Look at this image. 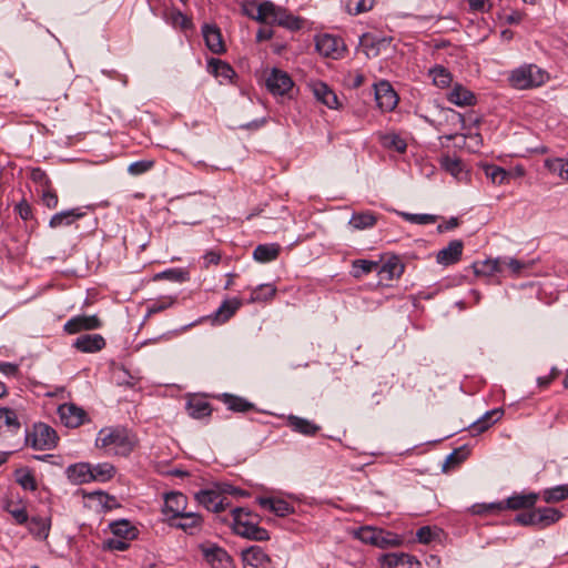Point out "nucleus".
<instances>
[{
  "label": "nucleus",
  "mask_w": 568,
  "mask_h": 568,
  "mask_svg": "<svg viewBox=\"0 0 568 568\" xmlns=\"http://www.w3.org/2000/svg\"><path fill=\"white\" fill-rule=\"evenodd\" d=\"M14 212L23 220L28 221L32 219V207L31 205L23 199L16 206Z\"/></svg>",
  "instance_id": "obj_61"
},
{
  "label": "nucleus",
  "mask_w": 568,
  "mask_h": 568,
  "mask_svg": "<svg viewBox=\"0 0 568 568\" xmlns=\"http://www.w3.org/2000/svg\"><path fill=\"white\" fill-rule=\"evenodd\" d=\"M287 424L294 432L305 436H314L321 429V427L313 422L295 415L287 417Z\"/></svg>",
  "instance_id": "obj_25"
},
{
  "label": "nucleus",
  "mask_w": 568,
  "mask_h": 568,
  "mask_svg": "<svg viewBox=\"0 0 568 568\" xmlns=\"http://www.w3.org/2000/svg\"><path fill=\"white\" fill-rule=\"evenodd\" d=\"M548 73L536 64H523L509 74L510 85L517 90H529L546 83Z\"/></svg>",
  "instance_id": "obj_3"
},
{
  "label": "nucleus",
  "mask_w": 568,
  "mask_h": 568,
  "mask_svg": "<svg viewBox=\"0 0 568 568\" xmlns=\"http://www.w3.org/2000/svg\"><path fill=\"white\" fill-rule=\"evenodd\" d=\"M28 528L31 535L38 539H47L50 531V519L42 517H32L28 521Z\"/></svg>",
  "instance_id": "obj_32"
},
{
  "label": "nucleus",
  "mask_w": 568,
  "mask_h": 568,
  "mask_svg": "<svg viewBox=\"0 0 568 568\" xmlns=\"http://www.w3.org/2000/svg\"><path fill=\"white\" fill-rule=\"evenodd\" d=\"M500 262H503L500 257L475 262L473 264L474 272L478 276H493L495 274H501Z\"/></svg>",
  "instance_id": "obj_26"
},
{
  "label": "nucleus",
  "mask_w": 568,
  "mask_h": 568,
  "mask_svg": "<svg viewBox=\"0 0 568 568\" xmlns=\"http://www.w3.org/2000/svg\"><path fill=\"white\" fill-rule=\"evenodd\" d=\"M110 528L114 538L133 539L135 537V528L125 519L112 523Z\"/></svg>",
  "instance_id": "obj_39"
},
{
  "label": "nucleus",
  "mask_w": 568,
  "mask_h": 568,
  "mask_svg": "<svg viewBox=\"0 0 568 568\" xmlns=\"http://www.w3.org/2000/svg\"><path fill=\"white\" fill-rule=\"evenodd\" d=\"M187 498L184 494L179 491H171L164 496L162 513L166 516L170 523L172 520H176L179 516L185 514Z\"/></svg>",
  "instance_id": "obj_8"
},
{
  "label": "nucleus",
  "mask_w": 568,
  "mask_h": 568,
  "mask_svg": "<svg viewBox=\"0 0 568 568\" xmlns=\"http://www.w3.org/2000/svg\"><path fill=\"white\" fill-rule=\"evenodd\" d=\"M345 44L338 37L332 34H322L316 39L317 52L334 60L341 59L345 52Z\"/></svg>",
  "instance_id": "obj_7"
},
{
  "label": "nucleus",
  "mask_w": 568,
  "mask_h": 568,
  "mask_svg": "<svg viewBox=\"0 0 568 568\" xmlns=\"http://www.w3.org/2000/svg\"><path fill=\"white\" fill-rule=\"evenodd\" d=\"M243 516H252L251 510L236 507L232 509L233 529L235 534L247 539L265 541L270 539L268 531L252 520H243Z\"/></svg>",
  "instance_id": "obj_4"
},
{
  "label": "nucleus",
  "mask_w": 568,
  "mask_h": 568,
  "mask_svg": "<svg viewBox=\"0 0 568 568\" xmlns=\"http://www.w3.org/2000/svg\"><path fill=\"white\" fill-rule=\"evenodd\" d=\"M195 498L200 505L213 513H221L229 506L227 498L214 489L200 490Z\"/></svg>",
  "instance_id": "obj_9"
},
{
  "label": "nucleus",
  "mask_w": 568,
  "mask_h": 568,
  "mask_svg": "<svg viewBox=\"0 0 568 568\" xmlns=\"http://www.w3.org/2000/svg\"><path fill=\"white\" fill-rule=\"evenodd\" d=\"M41 199L42 203L50 210L58 206L59 199L55 191L51 189V185L41 190Z\"/></svg>",
  "instance_id": "obj_57"
},
{
  "label": "nucleus",
  "mask_w": 568,
  "mask_h": 568,
  "mask_svg": "<svg viewBox=\"0 0 568 568\" xmlns=\"http://www.w3.org/2000/svg\"><path fill=\"white\" fill-rule=\"evenodd\" d=\"M537 511V521L539 527H547L557 523L562 514L560 510L552 507H540L536 509Z\"/></svg>",
  "instance_id": "obj_34"
},
{
  "label": "nucleus",
  "mask_w": 568,
  "mask_h": 568,
  "mask_svg": "<svg viewBox=\"0 0 568 568\" xmlns=\"http://www.w3.org/2000/svg\"><path fill=\"white\" fill-rule=\"evenodd\" d=\"M101 326L102 323L97 315H78L64 324V331L68 334H77L81 331L97 329Z\"/></svg>",
  "instance_id": "obj_11"
},
{
  "label": "nucleus",
  "mask_w": 568,
  "mask_h": 568,
  "mask_svg": "<svg viewBox=\"0 0 568 568\" xmlns=\"http://www.w3.org/2000/svg\"><path fill=\"white\" fill-rule=\"evenodd\" d=\"M273 513L276 516L285 517V516L294 513V506L284 499L276 498L275 509Z\"/></svg>",
  "instance_id": "obj_59"
},
{
  "label": "nucleus",
  "mask_w": 568,
  "mask_h": 568,
  "mask_svg": "<svg viewBox=\"0 0 568 568\" xmlns=\"http://www.w3.org/2000/svg\"><path fill=\"white\" fill-rule=\"evenodd\" d=\"M91 473L92 480L104 483L110 480L114 476L115 468L113 465L109 463H101L91 466Z\"/></svg>",
  "instance_id": "obj_40"
},
{
  "label": "nucleus",
  "mask_w": 568,
  "mask_h": 568,
  "mask_svg": "<svg viewBox=\"0 0 568 568\" xmlns=\"http://www.w3.org/2000/svg\"><path fill=\"white\" fill-rule=\"evenodd\" d=\"M151 161H136L129 165L128 172L132 175H140L148 172L152 168Z\"/></svg>",
  "instance_id": "obj_60"
},
{
  "label": "nucleus",
  "mask_w": 568,
  "mask_h": 568,
  "mask_svg": "<svg viewBox=\"0 0 568 568\" xmlns=\"http://www.w3.org/2000/svg\"><path fill=\"white\" fill-rule=\"evenodd\" d=\"M129 539L111 538L105 542V547L110 550L124 551L129 548Z\"/></svg>",
  "instance_id": "obj_63"
},
{
  "label": "nucleus",
  "mask_w": 568,
  "mask_h": 568,
  "mask_svg": "<svg viewBox=\"0 0 568 568\" xmlns=\"http://www.w3.org/2000/svg\"><path fill=\"white\" fill-rule=\"evenodd\" d=\"M30 178L33 182L38 183L41 186V190L51 185V181L48 178L47 173L40 168L33 169L31 171Z\"/></svg>",
  "instance_id": "obj_58"
},
{
  "label": "nucleus",
  "mask_w": 568,
  "mask_h": 568,
  "mask_svg": "<svg viewBox=\"0 0 568 568\" xmlns=\"http://www.w3.org/2000/svg\"><path fill=\"white\" fill-rule=\"evenodd\" d=\"M378 141L381 145L388 150H394L398 153H404L407 149L405 140L397 133H379Z\"/></svg>",
  "instance_id": "obj_31"
},
{
  "label": "nucleus",
  "mask_w": 568,
  "mask_h": 568,
  "mask_svg": "<svg viewBox=\"0 0 568 568\" xmlns=\"http://www.w3.org/2000/svg\"><path fill=\"white\" fill-rule=\"evenodd\" d=\"M375 100L383 112H388L397 105L398 97L387 81H381L375 84Z\"/></svg>",
  "instance_id": "obj_10"
},
{
  "label": "nucleus",
  "mask_w": 568,
  "mask_h": 568,
  "mask_svg": "<svg viewBox=\"0 0 568 568\" xmlns=\"http://www.w3.org/2000/svg\"><path fill=\"white\" fill-rule=\"evenodd\" d=\"M241 303L237 300L225 301L215 312V318L221 322H226L240 307Z\"/></svg>",
  "instance_id": "obj_49"
},
{
  "label": "nucleus",
  "mask_w": 568,
  "mask_h": 568,
  "mask_svg": "<svg viewBox=\"0 0 568 568\" xmlns=\"http://www.w3.org/2000/svg\"><path fill=\"white\" fill-rule=\"evenodd\" d=\"M58 436L55 430L47 424H36L31 432L26 435L27 445L37 450H50L57 446Z\"/></svg>",
  "instance_id": "obj_5"
},
{
  "label": "nucleus",
  "mask_w": 568,
  "mask_h": 568,
  "mask_svg": "<svg viewBox=\"0 0 568 568\" xmlns=\"http://www.w3.org/2000/svg\"><path fill=\"white\" fill-rule=\"evenodd\" d=\"M8 511L19 525H23L29 521V516L24 507L8 508Z\"/></svg>",
  "instance_id": "obj_64"
},
{
  "label": "nucleus",
  "mask_w": 568,
  "mask_h": 568,
  "mask_svg": "<svg viewBox=\"0 0 568 568\" xmlns=\"http://www.w3.org/2000/svg\"><path fill=\"white\" fill-rule=\"evenodd\" d=\"M173 304V300L155 301L148 306L146 317L169 308Z\"/></svg>",
  "instance_id": "obj_62"
},
{
  "label": "nucleus",
  "mask_w": 568,
  "mask_h": 568,
  "mask_svg": "<svg viewBox=\"0 0 568 568\" xmlns=\"http://www.w3.org/2000/svg\"><path fill=\"white\" fill-rule=\"evenodd\" d=\"M67 475L68 478L74 484L92 481L91 465L88 463L70 465L67 468Z\"/></svg>",
  "instance_id": "obj_24"
},
{
  "label": "nucleus",
  "mask_w": 568,
  "mask_h": 568,
  "mask_svg": "<svg viewBox=\"0 0 568 568\" xmlns=\"http://www.w3.org/2000/svg\"><path fill=\"white\" fill-rule=\"evenodd\" d=\"M377 268H378V262L358 258V260H354L352 262L351 274L355 278H361L364 275H367L374 271L377 272Z\"/></svg>",
  "instance_id": "obj_35"
},
{
  "label": "nucleus",
  "mask_w": 568,
  "mask_h": 568,
  "mask_svg": "<svg viewBox=\"0 0 568 568\" xmlns=\"http://www.w3.org/2000/svg\"><path fill=\"white\" fill-rule=\"evenodd\" d=\"M404 264L398 256L389 257L383 265L378 264L377 273L381 280L392 281L404 273Z\"/></svg>",
  "instance_id": "obj_20"
},
{
  "label": "nucleus",
  "mask_w": 568,
  "mask_h": 568,
  "mask_svg": "<svg viewBox=\"0 0 568 568\" xmlns=\"http://www.w3.org/2000/svg\"><path fill=\"white\" fill-rule=\"evenodd\" d=\"M542 498L546 503H558L568 498V485H558L544 490Z\"/></svg>",
  "instance_id": "obj_47"
},
{
  "label": "nucleus",
  "mask_w": 568,
  "mask_h": 568,
  "mask_svg": "<svg viewBox=\"0 0 568 568\" xmlns=\"http://www.w3.org/2000/svg\"><path fill=\"white\" fill-rule=\"evenodd\" d=\"M73 346L83 353H94L105 346V339L100 334H84L74 341Z\"/></svg>",
  "instance_id": "obj_18"
},
{
  "label": "nucleus",
  "mask_w": 568,
  "mask_h": 568,
  "mask_svg": "<svg viewBox=\"0 0 568 568\" xmlns=\"http://www.w3.org/2000/svg\"><path fill=\"white\" fill-rule=\"evenodd\" d=\"M243 12L260 23H273L291 31L300 30L304 24L302 18L292 14L285 8L274 4L272 1L261 3L252 1L243 6Z\"/></svg>",
  "instance_id": "obj_1"
},
{
  "label": "nucleus",
  "mask_w": 568,
  "mask_h": 568,
  "mask_svg": "<svg viewBox=\"0 0 568 568\" xmlns=\"http://www.w3.org/2000/svg\"><path fill=\"white\" fill-rule=\"evenodd\" d=\"M83 215L84 212H82L81 209L61 211L51 216L49 221V226L52 229L69 226L77 220L81 219Z\"/></svg>",
  "instance_id": "obj_23"
},
{
  "label": "nucleus",
  "mask_w": 568,
  "mask_h": 568,
  "mask_svg": "<svg viewBox=\"0 0 568 568\" xmlns=\"http://www.w3.org/2000/svg\"><path fill=\"white\" fill-rule=\"evenodd\" d=\"M202 33L205 44L210 51L215 54H221L225 51L222 34L217 27L205 24L202 29Z\"/></svg>",
  "instance_id": "obj_19"
},
{
  "label": "nucleus",
  "mask_w": 568,
  "mask_h": 568,
  "mask_svg": "<svg viewBox=\"0 0 568 568\" xmlns=\"http://www.w3.org/2000/svg\"><path fill=\"white\" fill-rule=\"evenodd\" d=\"M227 408L233 412H247L253 408V404L247 402L246 399L234 396V395H225V400Z\"/></svg>",
  "instance_id": "obj_50"
},
{
  "label": "nucleus",
  "mask_w": 568,
  "mask_h": 568,
  "mask_svg": "<svg viewBox=\"0 0 568 568\" xmlns=\"http://www.w3.org/2000/svg\"><path fill=\"white\" fill-rule=\"evenodd\" d=\"M433 83L438 88H447L453 81L450 72L443 65H436L429 70Z\"/></svg>",
  "instance_id": "obj_41"
},
{
  "label": "nucleus",
  "mask_w": 568,
  "mask_h": 568,
  "mask_svg": "<svg viewBox=\"0 0 568 568\" xmlns=\"http://www.w3.org/2000/svg\"><path fill=\"white\" fill-rule=\"evenodd\" d=\"M400 215L404 220L419 225L433 224L436 221V216L432 214H413L403 212Z\"/></svg>",
  "instance_id": "obj_53"
},
{
  "label": "nucleus",
  "mask_w": 568,
  "mask_h": 568,
  "mask_svg": "<svg viewBox=\"0 0 568 568\" xmlns=\"http://www.w3.org/2000/svg\"><path fill=\"white\" fill-rule=\"evenodd\" d=\"M545 166L550 173L558 175L561 180L568 181V160L561 158L545 160Z\"/></svg>",
  "instance_id": "obj_38"
},
{
  "label": "nucleus",
  "mask_w": 568,
  "mask_h": 568,
  "mask_svg": "<svg viewBox=\"0 0 568 568\" xmlns=\"http://www.w3.org/2000/svg\"><path fill=\"white\" fill-rule=\"evenodd\" d=\"M204 557L212 568H232V559L220 547H209L204 550Z\"/></svg>",
  "instance_id": "obj_21"
},
{
  "label": "nucleus",
  "mask_w": 568,
  "mask_h": 568,
  "mask_svg": "<svg viewBox=\"0 0 568 568\" xmlns=\"http://www.w3.org/2000/svg\"><path fill=\"white\" fill-rule=\"evenodd\" d=\"M382 568H418L419 562L405 552H389L381 559Z\"/></svg>",
  "instance_id": "obj_15"
},
{
  "label": "nucleus",
  "mask_w": 568,
  "mask_h": 568,
  "mask_svg": "<svg viewBox=\"0 0 568 568\" xmlns=\"http://www.w3.org/2000/svg\"><path fill=\"white\" fill-rule=\"evenodd\" d=\"M293 85L290 74L277 68H273L266 78V88L273 95H286Z\"/></svg>",
  "instance_id": "obj_6"
},
{
  "label": "nucleus",
  "mask_w": 568,
  "mask_h": 568,
  "mask_svg": "<svg viewBox=\"0 0 568 568\" xmlns=\"http://www.w3.org/2000/svg\"><path fill=\"white\" fill-rule=\"evenodd\" d=\"M166 21L174 28L182 30L189 29L192 26L191 20L178 9H170L164 14Z\"/></svg>",
  "instance_id": "obj_44"
},
{
  "label": "nucleus",
  "mask_w": 568,
  "mask_h": 568,
  "mask_svg": "<svg viewBox=\"0 0 568 568\" xmlns=\"http://www.w3.org/2000/svg\"><path fill=\"white\" fill-rule=\"evenodd\" d=\"M537 499L538 495L535 493L517 494L508 497L505 504L506 508L517 510L532 507Z\"/></svg>",
  "instance_id": "obj_28"
},
{
  "label": "nucleus",
  "mask_w": 568,
  "mask_h": 568,
  "mask_svg": "<svg viewBox=\"0 0 568 568\" xmlns=\"http://www.w3.org/2000/svg\"><path fill=\"white\" fill-rule=\"evenodd\" d=\"M463 248V241L453 240L446 247L438 251L436 255V262L444 266L456 264L462 258Z\"/></svg>",
  "instance_id": "obj_14"
},
{
  "label": "nucleus",
  "mask_w": 568,
  "mask_h": 568,
  "mask_svg": "<svg viewBox=\"0 0 568 568\" xmlns=\"http://www.w3.org/2000/svg\"><path fill=\"white\" fill-rule=\"evenodd\" d=\"M400 542L402 540L396 535L388 531H384L382 529L375 546L379 548H385L388 546H398Z\"/></svg>",
  "instance_id": "obj_55"
},
{
  "label": "nucleus",
  "mask_w": 568,
  "mask_h": 568,
  "mask_svg": "<svg viewBox=\"0 0 568 568\" xmlns=\"http://www.w3.org/2000/svg\"><path fill=\"white\" fill-rule=\"evenodd\" d=\"M202 523L203 519L199 514L190 511L179 516L176 520L170 521V526L194 535L201 530Z\"/></svg>",
  "instance_id": "obj_16"
},
{
  "label": "nucleus",
  "mask_w": 568,
  "mask_h": 568,
  "mask_svg": "<svg viewBox=\"0 0 568 568\" xmlns=\"http://www.w3.org/2000/svg\"><path fill=\"white\" fill-rule=\"evenodd\" d=\"M276 293V287L272 284H261L257 287H255L250 296V302L256 303V302H266Z\"/></svg>",
  "instance_id": "obj_45"
},
{
  "label": "nucleus",
  "mask_w": 568,
  "mask_h": 568,
  "mask_svg": "<svg viewBox=\"0 0 568 568\" xmlns=\"http://www.w3.org/2000/svg\"><path fill=\"white\" fill-rule=\"evenodd\" d=\"M189 415L193 418H203L211 414L210 404L201 398H193L187 403Z\"/></svg>",
  "instance_id": "obj_37"
},
{
  "label": "nucleus",
  "mask_w": 568,
  "mask_h": 568,
  "mask_svg": "<svg viewBox=\"0 0 568 568\" xmlns=\"http://www.w3.org/2000/svg\"><path fill=\"white\" fill-rule=\"evenodd\" d=\"M281 252V246L277 243L260 244L253 252V257L257 262L267 263L274 261Z\"/></svg>",
  "instance_id": "obj_30"
},
{
  "label": "nucleus",
  "mask_w": 568,
  "mask_h": 568,
  "mask_svg": "<svg viewBox=\"0 0 568 568\" xmlns=\"http://www.w3.org/2000/svg\"><path fill=\"white\" fill-rule=\"evenodd\" d=\"M376 223L377 215L371 211L355 212L348 222L354 230L372 229Z\"/></svg>",
  "instance_id": "obj_27"
},
{
  "label": "nucleus",
  "mask_w": 568,
  "mask_h": 568,
  "mask_svg": "<svg viewBox=\"0 0 568 568\" xmlns=\"http://www.w3.org/2000/svg\"><path fill=\"white\" fill-rule=\"evenodd\" d=\"M133 438L125 428L109 427L99 432L97 446L114 455L126 456L133 449Z\"/></svg>",
  "instance_id": "obj_2"
},
{
  "label": "nucleus",
  "mask_w": 568,
  "mask_h": 568,
  "mask_svg": "<svg viewBox=\"0 0 568 568\" xmlns=\"http://www.w3.org/2000/svg\"><path fill=\"white\" fill-rule=\"evenodd\" d=\"M447 98L457 106H470L476 103L475 94L462 84H455Z\"/></svg>",
  "instance_id": "obj_22"
},
{
  "label": "nucleus",
  "mask_w": 568,
  "mask_h": 568,
  "mask_svg": "<svg viewBox=\"0 0 568 568\" xmlns=\"http://www.w3.org/2000/svg\"><path fill=\"white\" fill-rule=\"evenodd\" d=\"M484 172H485V175L494 183V184H503L505 183V181L508 179L509 176V173L498 166V165H494V164H488V165H485L484 166Z\"/></svg>",
  "instance_id": "obj_48"
},
{
  "label": "nucleus",
  "mask_w": 568,
  "mask_h": 568,
  "mask_svg": "<svg viewBox=\"0 0 568 568\" xmlns=\"http://www.w3.org/2000/svg\"><path fill=\"white\" fill-rule=\"evenodd\" d=\"M382 529H377L371 526H364L356 530L355 536L361 541L375 546Z\"/></svg>",
  "instance_id": "obj_52"
},
{
  "label": "nucleus",
  "mask_w": 568,
  "mask_h": 568,
  "mask_svg": "<svg viewBox=\"0 0 568 568\" xmlns=\"http://www.w3.org/2000/svg\"><path fill=\"white\" fill-rule=\"evenodd\" d=\"M504 414L501 408H495L486 412L480 418L471 424V429L475 433H483L487 430L493 424L498 422Z\"/></svg>",
  "instance_id": "obj_29"
},
{
  "label": "nucleus",
  "mask_w": 568,
  "mask_h": 568,
  "mask_svg": "<svg viewBox=\"0 0 568 568\" xmlns=\"http://www.w3.org/2000/svg\"><path fill=\"white\" fill-rule=\"evenodd\" d=\"M4 427L10 432H17L20 428L17 414L10 408H0V432Z\"/></svg>",
  "instance_id": "obj_42"
},
{
  "label": "nucleus",
  "mask_w": 568,
  "mask_h": 568,
  "mask_svg": "<svg viewBox=\"0 0 568 568\" xmlns=\"http://www.w3.org/2000/svg\"><path fill=\"white\" fill-rule=\"evenodd\" d=\"M376 0H344L345 10L352 14L357 16L373 9Z\"/></svg>",
  "instance_id": "obj_43"
},
{
  "label": "nucleus",
  "mask_w": 568,
  "mask_h": 568,
  "mask_svg": "<svg viewBox=\"0 0 568 568\" xmlns=\"http://www.w3.org/2000/svg\"><path fill=\"white\" fill-rule=\"evenodd\" d=\"M503 262H500L501 274L508 272L511 276H520L525 271L529 268V264L521 262L514 257H500Z\"/></svg>",
  "instance_id": "obj_33"
},
{
  "label": "nucleus",
  "mask_w": 568,
  "mask_h": 568,
  "mask_svg": "<svg viewBox=\"0 0 568 568\" xmlns=\"http://www.w3.org/2000/svg\"><path fill=\"white\" fill-rule=\"evenodd\" d=\"M312 92L317 101L329 109H337L339 105L336 93L324 82L316 81L311 84Z\"/></svg>",
  "instance_id": "obj_17"
},
{
  "label": "nucleus",
  "mask_w": 568,
  "mask_h": 568,
  "mask_svg": "<svg viewBox=\"0 0 568 568\" xmlns=\"http://www.w3.org/2000/svg\"><path fill=\"white\" fill-rule=\"evenodd\" d=\"M210 67L213 69V72L217 77L231 78L234 74V70L227 63L221 60L212 59L210 61Z\"/></svg>",
  "instance_id": "obj_54"
},
{
  "label": "nucleus",
  "mask_w": 568,
  "mask_h": 568,
  "mask_svg": "<svg viewBox=\"0 0 568 568\" xmlns=\"http://www.w3.org/2000/svg\"><path fill=\"white\" fill-rule=\"evenodd\" d=\"M474 514L498 513L506 509L504 503L478 504L471 507Z\"/></svg>",
  "instance_id": "obj_56"
},
{
  "label": "nucleus",
  "mask_w": 568,
  "mask_h": 568,
  "mask_svg": "<svg viewBox=\"0 0 568 568\" xmlns=\"http://www.w3.org/2000/svg\"><path fill=\"white\" fill-rule=\"evenodd\" d=\"M58 413L67 427H78L83 424L85 412L74 404L65 403L59 406Z\"/></svg>",
  "instance_id": "obj_13"
},
{
  "label": "nucleus",
  "mask_w": 568,
  "mask_h": 568,
  "mask_svg": "<svg viewBox=\"0 0 568 568\" xmlns=\"http://www.w3.org/2000/svg\"><path fill=\"white\" fill-rule=\"evenodd\" d=\"M439 164L443 170L455 178H458L464 170L462 160L456 156H450L449 154L442 155L439 159Z\"/></svg>",
  "instance_id": "obj_36"
},
{
  "label": "nucleus",
  "mask_w": 568,
  "mask_h": 568,
  "mask_svg": "<svg viewBox=\"0 0 568 568\" xmlns=\"http://www.w3.org/2000/svg\"><path fill=\"white\" fill-rule=\"evenodd\" d=\"M16 481L26 490H36L37 483L32 471L28 468H19L14 473Z\"/></svg>",
  "instance_id": "obj_46"
},
{
  "label": "nucleus",
  "mask_w": 568,
  "mask_h": 568,
  "mask_svg": "<svg viewBox=\"0 0 568 568\" xmlns=\"http://www.w3.org/2000/svg\"><path fill=\"white\" fill-rule=\"evenodd\" d=\"M467 458V452L464 448L453 450L445 459L443 464V470L449 471L458 467Z\"/></svg>",
  "instance_id": "obj_51"
},
{
  "label": "nucleus",
  "mask_w": 568,
  "mask_h": 568,
  "mask_svg": "<svg viewBox=\"0 0 568 568\" xmlns=\"http://www.w3.org/2000/svg\"><path fill=\"white\" fill-rule=\"evenodd\" d=\"M245 568H271V558L258 546H252L242 551Z\"/></svg>",
  "instance_id": "obj_12"
}]
</instances>
